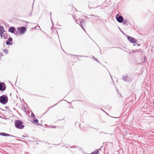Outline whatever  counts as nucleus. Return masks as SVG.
<instances>
[{
	"label": "nucleus",
	"mask_w": 154,
	"mask_h": 154,
	"mask_svg": "<svg viewBox=\"0 0 154 154\" xmlns=\"http://www.w3.org/2000/svg\"><path fill=\"white\" fill-rule=\"evenodd\" d=\"M23 122L22 121L17 120L14 121L15 126L16 128L22 129L24 127V125H23Z\"/></svg>",
	"instance_id": "obj_1"
},
{
	"label": "nucleus",
	"mask_w": 154,
	"mask_h": 154,
	"mask_svg": "<svg viewBox=\"0 0 154 154\" xmlns=\"http://www.w3.org/2000/svg\"><path fill=\"white\" fill-rule=\"evenodd\" d=\"M8 97L5 95H2L0 97V103L3 105H5L8 102Z\"/></svg>",
	"instance_id": "obj_2"
},
{
	"label": "nucleus",
	"mask_w": 154,
	"mask_h": 154,
	"mask_svg": "<svg viewBox=\"0 0 154 154\" xmlns=\"http://www.w3.org/2000/svg\"><path fill=\"white\" fill-rule=\"evenodd\" d=\"M116 18L117 20L119 23H121L123 21V18L122 16L117 14L116 16Z\"/></svg>",
	"instance_id": "obj_3"
},
{
	"label": "nucleus",
	"mask_w": 154,
	"mask_h": 154,
	"mask_svg": "<svg viewBox=\"0 0 154 154\" xmlns=\"http://www.w3.org/2000/svg\"><path fill=\"white\" fill-rule=\"evenodd\" d=\"M18 32L19 34H23L26 31V28L24 27H21L18 28Z\"/></svg>",
	"instance_id": "obj_4"
},
{
	"label": "nucleus",
	"mask_w": 154,
	"mask_h": 154,
	"mask_svg": "<svg viewBox=\"0 0 154 154\" xmlns=\"http://www.w3.org/2000/svg\"><path fill=\"white\" fill-rule=\"evenodd\" d=\"M6 88V86L5 83L0 82V91H2L5 90Z\"/></svg>",
	"instance_id": "obj_5"
},
{
	"label": "nucleus",
	"mask_w": 154,
	"mask_h": 154,
	"mask_svg": "<svg viewBox=\"0 0 154 154\" xmlns=\"http://www.w3.org/2000/svg\"><path fill=\"white\" fill-rule=\"evenodd\" d=\"M128 40L131 43H135L137 42V40L131 36H127Z\"/></svg>",
	"instance_id": "obj_6"
},
{
	"label": "nucleus",
	"mask_w": 154,
	"mask_h": 154,
	"mask_svg": "<svg viewBox=\"0 0 154 154\" xmlns=\"http://www.w3.org/2000/svg\"><path fill=\"white\" fill-rule=\"evenodd\" d=\"M16 30V29L14 27L12 26L9 28L8 31L9 32H11L12 33H14Z\"/></svg>",
	"instance_id": "obj_7"
},
{
	"label": "nucleus",
	"mask_w": 154,
	"mask_h": 154,
	"mask_svg": "<svg viewBox=\"0 0 154 154\" xmlns=\"http://www.w3.org/2000/svg\"><path fill=\"white\" fill-rule=\"evenodd\" d=\"M0 135L4 136H9V137H16L14 136L13 135L9 134H8L2 132L0 133Z\"/></svg>",
	"instance_id": "obj_8"
},
{
	"label": "nucleus",
	"mask_w": 154,
	"mask_h": 154,
	"mask_svg": "<svg viewBox=\"0 0 154 154\" xmlns=\"http://www.w3.org/2000/svg\"><path fill=\"white\" fill-rule=\"evenodd\" d=\"M8 41H6V43L7 45H12V43L11 42L12 41V38H8Z\"/></svg>",
	"instance_id": "obj_9"
},
{
	"label": "nucleus",
	"mask_w": 154,
	"mask_h": 154,
	"mask_svg": "<svg viewBox=\"0 0 154 154\" xmlns=\"http://www.w3.org/2000/svg\"><path fill=\"white\" fill-rule=\"evenodd\" d=\"M5 32L4 27L3 26H0V33H4Z\"/></svg>",
	"instance_id": "obj_10"
},
{
	"label": "nucleus",
	"mask_w": 154,
	"mask_h": 154,
	"mask_svg": "<svg viewBox=\"0 0 154 154\" xmlns=\"http://www.w3.org/2000/svg\"><path fill=\"white\" fill-rule=\"evenodd\" d=\"M99 150H100L101 148L99 149L96 150L92 152L91 154H98Z\"/></svg>",
	"instance_id": "obj_11"
},
{
	"label": "nucleus",
	"mask_w": 154,
	"mask_h": 154,
	"mask_svg": "<svg viewBox=\"0 0 154 154\" xmlns=\"http://www.w3.org/2000/svg\"><path fill=\"white\" fill-rule=\"evenodd\" d=\"M8 34L6 33H5L3 34V37L5 39H7L8 38Z\"/></svg>",
	"instance_id": "obj_12"
},
{
	"label": "nucleus",
	"mask_w": 154,
	"mask_h": 154,
	"mask_svg": "<svg viewBox=\"0 0 154 154\" xmlns=\"http://www.w3.org/2000/svg\"><path fill=\"white\" fill-rule=\"evenodd\" d=\"M123 23L124 25H128V21L127 20H123Z\"/></svg>",
	"instance_id": "obj_13"
},
{
	"label": "nucleus",
	"mask_w": 154,
	"mask_h": 154,
	"mask_svg": "<svg viewBox=\"0 0 154 154\" xmlns=\"http://www.w3.org/2000/svg\"><path fill=\"white\" fill-rule=\"evenodd\" d=\"M33 123H38V120L37 119H35L33 120Z\"/></svg>",
	"instance_id": "obj_14"
},
{
	"label": "nucleus",
	"mask_w": 154,
	"mask_h": 154,
	"mask_svg": "<svg viewBox=\"0 0 154 154\" xmlns=\"http://www.w3.org/2000/svg\"><path fill=\"white\" fill-rule=\"evenodd\" d=\"M127 78H128V76H123L122 77V79L125 81L127 82V81H128L127 80Z\"/></svg>",
	"instance_id": "obj_15"
},
{
	"label": "nucleus",
	"mask_w": 154,
	"mask_h": 154,
	"mask_svg": "<svg viewBox=\"0 0 154 154\" xmlns=\"http://www.w3.org/2000/svg\"><path fill=\"white\" fill-rule=\"evenodd\" d=\"M85 21L84 20H82L80 22V24H79V25L81 26V25H82V24L85 23Z\"/></svg>",
	"instance_id": "obj_16"
},
{
	"label": "nucleus",
	"mask_w": 154,
	"mask_h": 154,
	"mask_svg": "<svg viewBox=\"0 0 154 154\" xmlns=\"http://www.w3.org/2000/svg\"><path fill=\"white\" fill-rule=\"evenodd\" d=\"M4 52L5 54H7L8 53V51L7 49H4Z\"/></svg>",
	"instance_id": "obj_17"
},
{
	"label": "nucleus",
	"mask_w": 154,
	"mask_h": 154,
	"mask_svg": "<svg viewBox=\"0 0 154 154\" xmlns=\"http://www.w3.org/2000/svg\"><path fill=\"white\" fill-rule=\"evenodd\" d=\"M31 116L33 118L35 117V115L33 113H32L31 114Z\"/></svg>",
	"instance_id": "obj_18"
},
{
	"label": "nucleus",
	"mask_w": 154,
	"mask_h": 154,
	"mask_svg": "<svg viewBox=\"0 0 154 154\" xmlns=\"http://www.w3.org/2000/svg\"><path fill=\"white\" fill-rule=\"evenodd\" d=\"M3 33H0V36L1 37V38L3 37Z\"/></svg>",
	"instance_id": "obj_19"
},
{
	"label": "nucleus",
	"mask_w": 154,
	"mask_h": 154,
	"mask_svg": "<svg viewBox=\"0 0 154 154\" xmlns=\"http://www.w3.org/2000/svg\"><path fill=\"white\" fill-rule=\"evenodd\" d=\"M94 60L97 62H99V61H98V59H97L96 58H95L94 57Z\"/></svg>",
	"instance_id": "obj_20"
},
{
	"label": "nucleus",
	"mask_w": 154,
	"mask_h": 154,
	"mask_svg": "<svg viewBox=\"0 0 154 154\" xmlns=\"http://www.w3.org/2000/svg\"><path fill=\"white\" fill-rule=\"evenodd\" d=\"M90 16H94V17H98V16H96V15H91Z\"/></svg>",
	"instance_id": "obj_21"
},
{
	"label": "nucleus",
	"mask_w": 154,
	"mask_h": 154,
	"mask_svg": "<svg viewBox=\"0 0 154 154\" xmlns=\"http://www.w3.org/2000/svg\"><path fill=\"white\" fill-rule=\"evenodd\" d=\"M146 57L145 56H144V60H145V59H146Z\"/></svg>",
	"instance_id": "obj_22"
},
{
	"label": "nucleus",
	"mask_w": 154,
	"mask_h": 154,
	"mask_svg": "<svg viewBox=\"0 0 154 154\" xmlns=\"http://www.w3.org/2000/svg\"><path fill=\"white\" fill-rule=\"evenodd\" d=\"M101 133H104V134H107V133H104V132H101L100 133V134H101Z\"/></svg>",
	"instance_id": "obj_23"
},
{
	"label": "nucleus",
	"mask_w": 154,
	"mask_h": 154,
	"mask_svg": "<svg viewBox=\"0 0 154 154\" xmlns=\"http://www.w3.org/2000/svg\"><path fill=\"white\" fill-rule=\"evenodd\" d=\"M52 128H56V126L52 127Z\"/></svg>",
	"instance_id": "obj_24"
},
{
	"label": "nucleus",
	"mask_w": 154,
	"mask_h": 154,
	"mask_svg": "<svg viewBox=\"0 0 154 154\" xmlns=\"http://www.w3.org/2000/svg\"><path fill=\"white\" fill-rule=\"evenodd\" d=\"M57 104H57H55V105H54V106H52V107H53L54 106H55Z\"/></svg>",
	"instance_id": "obj_25"
},
{
	"label": "nucleus",
	"mask_w": 154,
	"mask_h": 154,
	"mask_svg": "<svg viewBox=\"0 0 154 154\" xmlns=\"http://www.w3.org/2000/svg\"><path fill=\"white\" fill-rule=\"evenodd\" d=\"M81 26V27L82 28V29L83 28V27L82 26V25H81L80 26Z\"/></svg>",
	"instance_id": "obj_26"
},
{
	"label": "nucleus",
	"mask_w": 154,
	"mask_h": 154,
	"mask_svg": "<svg viewBox=\"0 0 154 154\" xmlns=\"http://www.w3.org/2000/svg\"><path fill=\"white\" fill-rule=\"evenodd\" d=\"M82 29H83V30H84L85 32V29H84V28H83Z\"/></svg>",
	"instance_id": "obj_27"
},
{
	"label": "nucleus",
	"mask_w": 154,
	"mask_h": 154,
	"mask_svg": "<svg viewBox=\"0 0 154 154\" xmlns=\"http://www.w3.org/2000/svg\"><path fill=\"white\" fill-rule=\"evenodd\" d=\"M50 14H51V12H50Z\"/></svg>",
	"instance_id": "obj_28"
},
{
	"label": "nucleus",
	"mask_w": 154,
	"mask_h": 154,
	"mask_svg": "<svg viewBox=\"0 0 154 154\" xmlns=\"http://www.w3.org/2000/svg\"><path fill=\"white\" fill-rule=\"evenodd\" d=\"M137 46H140V45H138V44H137Z\"/></svg>",
	"instance_id": "obj_29"
},
{
	"label": "nucleus",
	"mask_w": 154,
	"mask_h": 154,
	"mask_svg": "<svg viewBox=\"0 0 154 154\" xmlns=\"http://www.w3.org/2000/svg\"><path fill=\"white\" fill-rule=\"evenodd\" d=\"M22 136L23 137H25V136Z\"/></svg>",
	"instance_id": "obj_30"
},
{
	"label": "nucleus",
	"mask_w": 154,
	"mask_h": 154,
	"mask_svg": "<svg viewBox=\"0 0 154 154\" xmlns=\"http://www.w3.org/2000/svg\"><path fill=\"white\" fill-rule=\"evenodd\" d=\"M99 6H98L97 7H98ZM97 8V7H96V8Z\"/></svg>",
	"instance_id": "obj_31"
},
{
	"label": "nucleus",
	"mask_w": 154,
	"mask_h": 154,
	"mask_svg": "<svg viewBox=\"0 0 154 154\" xmlns=\"http://www.w3.org/2000/svg\"><path fill=\"white\" fill-rule=\"evenodd\" d=\"M66 148H67V147L66 146Z\"/></svg>",
	"instance_id": "obj_32"
},
{
	"label": "nucleus",
	"mask_w": 154,
	"mask_h": 154,
	"mask_svg": "<svg viewBox=\"0 0 154 154\" xmlns=\"http://www.w3.org/2000/svg\"><path fill=\"white\" fill-rule=\"evenodd\" d=\"M112 134H110L112 135Z\"/></svg>",
	"instance_id": "obj_33"
},
{
	"label": "nucleus",
	"mask_w": 154,
	"mask_h": 154,
	"mask_svg": "<svg viewBox=\"0 0 154 154\" xmlns=\"http://www.w3.org/2000/svg\"><path fill=\"white\" fill-rule=\"evenodd\" d=\"M1 116L0 115V118H1Z\"/></svg>",
	"instance_id": "obj_34"
},
{
	"label": "nucleus",
	"mask_w": 154,
	"mask_h": 154,
	"mask_svg": "<svg viewBox=\"0 0 154 154\" xmlns=\"http://www.w3.org/2000/svg\"><path fill=\"white\" fill-rule=\"evenodd\" d=\"M24 22H26V21H24Z\"/></svg>",
	"instance_id": "obj_35"
}]
</instances>
